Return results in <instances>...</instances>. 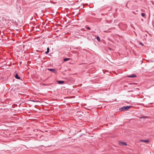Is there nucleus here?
<instances>
[{"mask_svg":"<svg viewBox=\"0 0 154 154\" xmlns=\"http://www.w3.org/2000/svg\"><path fill=\"white\" fill-rule=\"evenodd\" d=\"M140 141L141 142H146V143H148V142H149V140H140Z\"/></svg>","mask_w":154,"mask_h":154,"instance_id":"5","label":"nucleus"},{"mask_svg":"<svg viewBox=\"0 0 154 154\" xmlns=\"http://www.w3.org/2000/svg\"><path fill=\"white\" fill-rule=\"evenodd\" d=\"M131 107V106H124L122 107L119 108V110L121 111L127 110L130 109Z\"/></svg>","mask_w":154,"mask_h":154,"instance_id":"1","label":"nucleus"},{"mask_svg":"<svg viewBox=\"0 0 154 154\" xmlns=\"http://www.w3.org/2000/svg\"><path fill=\"white\" fill-rule=\"evenodd\" d=\"M106 22L108 23H110L112 22V19H110L109 20L108 19H106Z\"/></svg>","mask_w":154,"mask_h":154,"instance_id":"8","label":"nucleus"},{"mask_svg":"<svg viewBox=\"0 0 154 154\" xmlns=\"http://www.w3.org/2000/svg\"><path fill=\"white\" fill-rule=\"evenodd\" d=\"M15 77L16 79H20V77L19 76L17 73L15 75Z\"/></svg>","mask_w":154,"mask_h":154,"instance_id":"6","label":"nucleus"},{"mask_svg":"<svg viewBox=\"0 0 154 154\" xmlns=\"http://www.w3.org/2000/svg\"><path fill=\"white\" fill-rule=\"evenodd\" d=\"M85 28H86V29H87L88 30H89L91 29V28L89 27H87V26H86L85 27Z\"/></svg>","mask_w":154,"mask_h":154,"instance_id":"12","label":"nucleus"},{"mask_svg":"<svg viewBox=\"0 0 154 154\" xmlns=\"http://www.w3.org/2000/svg\"><path fill=\"white\" fill-rule=\"evenodd\" d=\"M141 15L142 17H144L145 16V14L144 13H142L141 14Z\"/></svg>","mask_w":154,"mask_h":154,"instance_id":"13","label":"nucleus"},{"mask_svg":"<svg viewBox=\"0 0 154 154\" xmlns=\"http://www.w3.org/2000/svg\"><path fill=\"white\" fill-rule=\"evenodd\" d=\"M145 117H146L145 116H143V117H142V118H145Z\"/></svg>","mask_w":154,"mask_h":154,"instance_id":"14","label":"nucleus"},{"mask_svg":"<svg viewBox=\"0 0 154 154\" xmlns=\"http://www.w3.org/2000/svg\"><path fill=\"white\" fill-rule=\"evenodd\" d=\"M49 50H50V49H49V48H47V51L45 52V54H48L49 52Z\"/></svg>","mask_w":154,"mask_h":154,"instance_id":"9","label":"nucleus"},{"mask_svg":"<svg viewBox=\"0 0 154 154\" xmlns=\"http://www.w3.org/2000/svg\"><path fill=\"white\" fill-rule=\"evenodd\" d=\"M119 144L121 146H127V144L124 142H122L120 141H119Z\"/></svg>","mask_w":154,"mask_h":154,"instance_id":"2","label":"nucleus"},{"mask_svg":"<svg viewBox=\"0 0 154 154\" xmlns=\"http://www.w3.org/2000/svg\"><path fill=\"white\" fill-rule=\"evenodd\" d=\"M127 77L129 78H134L136 77V75L133 74L131 75H128L127 76Z\"/></svg>","mask_w":154,"mask_h":154,"instance_id":"4","label":"nucleus"},{"mask_svg":"<svg viewBox=\"0 0 154 154\" xmlns=\"http://www.w3.org/2000/svg\"><path fill=\"white\" fill-rule=\"evenodd\" d=\"M57 82L59 84H63L64 83V81H58Z\"/></svg>","mask_w":154,"mask_h":154,"instance_id":"7","label":"nucleus"},{"mask_svg":"<svg viewBox=\"0 0 154 154\" xmlns=\"http://www.w3.org/2000/svg\"><path fill=\"white\" fill-rule=\"evenodd\" d=\"M70 59L69 58H65L63 59V61L64 62L66 61L67 60H69Z\"/></svg>","mask_w":154,"mask_h":154,"instance_id":"10","label":"nucleus"},{"mask_svg":"<svg viewBox=\"0 0 154 154\" xmlns=\"http://www.w3.org/2000/svg\"><path fill=\"white\" fill-rule=\"evenodd\" d=\"M96 39L98 42H100V38L99 36H97Z\"/></svg>","mask_w":154,"mask_h":154,"instance_id":"11","label":"nucleus"},{"mask_svg":"<svg viewBox=\"0 0 154 154\" xmlns=\"http://www.w3.org/2000/svg\"><path fill=\"white\" fill-rule=\"evenodd\" d=\"M48 70L53 72L54 73H56L57 71L54 69H48Z\"/></svg>","mask_w":154,"mask_h":154,"instance_id":"3","label":"nucleus"}]
</instances>
